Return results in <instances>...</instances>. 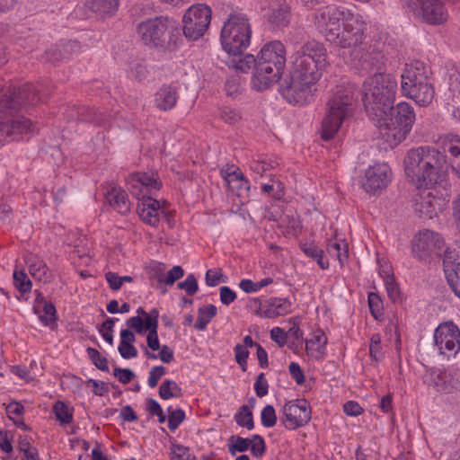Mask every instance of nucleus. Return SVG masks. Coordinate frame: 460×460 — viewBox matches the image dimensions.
<instances>
[{"instance_id":"a19ab883","label":"nucleus","mask_w":460,"mask_h":460,"mask_svg":"<svg viewBox=\"0 0 460 460\" xmlns=\"http://www.w3.org/2000/svg\"><path fill=\"white\" fill-rule=\"evenodd\" d=\"M87 355L89 358L91 359L92 363L100 370L108 372L109 371V365H108V359L106 357L101 355V353L98 351V349L94 348H87L86 349Z\"/></svg>"},{"instance_id":"c85d7f7f","label":"nucleus","mask_w":460,"mask_h":460,"mask_svg":"<svg viewBox=\"0 0 460 460\" xmlns=\"http://www.w3.org/2000/svg\"><path fill=\"white\" fill-rule=\"evenodd\" d=\"M177 90L171 85L162 86L155 93V106L164 111L172 110L177 103Z\"/></svg>"},{"instance_id":"4c0bfd02","label":"nucleus","mask_w":460,"mask_h":460,"mask_svg":"<svg viewBox=\"0 0 460 460\" xmlns=\"http://www.w3.org/2000/svg\"><path fill=\"white\" fill-rule=\"evenodd\" d=\"M252 443L251 438L233 435L229 438L228 451L232 456H234L237 452H245L250 448Z\"/></svg>"},{"instance_id":"c9c22d12","label":"nucleus","mask_w":460,"mask_h":460,"mask_svg":"<svg viewBox=\"0 0 460 460\" xmlns=\"http://www.w3.org/2000/svg\"><path fill=\"white\" fill-rule=\"evenodd\" d=\"M368 306L371 315L377 321L385 318L383 301L377 293L371 292L368 295Z\"/></svg>"},{"instance_id":"58836bf2","label":"nucleus","mask_w":460,"mask_h":460,"mask_svg":"<svg viewBox=\"0 0 460 460\" xmlns=\"http://www.w3.org/2000/svg\"><path fill=\"white\" fill-rule=\"evenodd\" d=\"M171 460H196L194 455H191L190 448L178 443L171 445Z\"/></svg>"},{"instance_id":"680f3d73","label":"nucleus","mask_w":460,"mask_h":460,"mask_svg":"<svg viewBox=\"0 0 460 460\" xmlns=\"http://www.w3.org/2000/svg\"><path fill=\"white\" fill-rule=\"evenodd\" d=\"M254 391L258 397H263L268 394L269 384L265 378L264 373H261L254 383Z\"/></svg>"},{"instance_id":"f3484780","label":"nucleus","mask_w":460,"mask_h":460,"mask_svg":"<svg viewBox=\"0 0 460 460\" xmlns=\"http://www.w3.org/2000/svg\"><path fill=\"white\" fill-rule=\"evenodd\" d=\"M280 419L286 429L294 430L306 425L311 420V408L305 399L289 401L282 409Z\"/></svg>"},{"instance_id":"7ed1b4c3","label":"nucleus","mask_w":460,"mask_h":460,"mask_svg":"<svg viewBox=\"0 0 460 460\" xmlns=\"http://www.w3.org/2000/svg\"><path fill=\"white\" fill-rule=\"evenodd\" d=\"M397 80L392 74L375 72L363 84L362 102L366 112L374 123L383 122L388 116L397 91Z\"/></svg>"},{"instance_id":"0eeeda50","label":"nucleus","mask_w":460,"mask_h":460,"mask_svg":"<svg viewBox=\"0 0 460 460\" xmlns=\"http://www.w3.org/2000/svg\"><path fill=\"white\" fill-rule=\"evenodd\" d=\"M401 78V90L404 96L423 107L432 102L435 96L433 79L429 67L422 62L406 65Z\"/></svg>"},{"instance_id":"69168bd1","label":"nucleus","mask_w":460,"mask_h":460,"mask_svg":"<svg viewBox=\"0 0 460 460\" xmlns=\"http://www.w3.org/2000/svg\"><path fill=\"white\" fill-rule=\"evenodd\" d=\"M262 192L271 194L275 199H280L284 194L281 183L277 181L275 184L264 183L261 186Z\"/></svg>"},{"instance_id":"774afa93","label":"nucleus","mask_w":460,"mask_h":460,"mask_svg":"<svg viewBox=\"0 0 460 460\" xmlns=\"http://www.w3.org/2000/svg\"><path fill=\"white\" fill-rule=\"evenodd\" d=\"M277 164L276 162H266V161H253L251 164V169L260 174L262 175L264 172L269 171L271 168H274Z\"/></svg>"},{"instance_id":"412c9836","label":"nucleus","mask_w":460,"mask_h":460,"mask_svg":"<svg viewBox=\"0 0 460 460\" xmlns=\"http://www.w3.org/2000/svg\"><path fill=\"white\" fill-rule=\"evenodd\" d=\"M390 181V167L386 164H375L366 171L363 188L367 192L376 193L385 189Z\"/></svg>"},{"instance_id":"6e6552de","label":"nucleus","mask_w":460,"mask_h":460,"mask_svg":"<svg viewBox=\"0 0 460 460\" xmlns=\"http://www.w3.org/2000/svg\"><path fill=\"white\" fill-rule=\"evenodd\" d=\"M252 29L246 13L232 11L224 22L220 33L223 49L229 55L240 56L248 48Z\"/></svg>"},{"instance_id":"6e6d98bb","label":"nucleus","mask_w":460,"mask_h":460,"mask_svg":"<svg viewBox=\"0 0 460 460\" xmlns=\"http://www.w3.org/2000/svg\"><path fill=\"white\" fill-rule=\"evenodd\" d=\"M185 420V412L181 409L172 411L168 416V428L174 431L180 424Z\"/></svg>"},{"instance_id":"49530a36","label":"nucleus","mask_w":460,"mask_h":460,"mask_svg":"<svg viewBox=\"0 0 460 460\" xmlns=\"http://www.w3.org/2000/svg\"><path fill=\"white\" fill-rule=\"evenodd\" d=\"M250 446L252 455L256 458H261L266 452V443L261 435H253Z\"/></svg>"},{"instance_id":"4be33fe9","label":"nucleus","mask_w":460,"mask_h":460,"mask_svg":"<svg viewBox=\"0 0 460 460\" xmlns=\"http://www.w3.org/2000/svg\"><path fill=\"white\" fill-rule=\"evenodd\" d=\"M422 20L429 24L444 23L447 18V11L441 0H422L416 10Z\"/></svg>"},{"instance_id":"bb28decb","label":"nucleus","mask_w":460,"mask_h":460,"mask_svg":"<svg viewBox=\"0 0 460 460\" xmlns=\"http://www.w3.org/2000/svg\"><path fill=\"white\" fill-rule=\"evenodd\" d=\"M108 203L121 215H127L130 211V201L126 190L120 188H112L106 194Z\"/></svg>"},{"instance_id":"864d4df0","label":"nucleus","mask_w":460,"mask_h":460,"mask_svg":"<svg viewBox=\"0 0 460 460\" xmlns=\"http://www.w3.org/2000/svg\"><path fill=\"white\" fill-rule=\"evenodd\" d=\"M447 279L456 296L460 298V261L456 264L454 275H447Z\"/></svg>"},{"instance_id":"2f4dec72","label":"nucleus","mask_w":460,"mask_h":460,"mask_svg":"<svg viewBox=\"0 0 460 460\" xmlns=\"http://www.w3.org/2000/svg\"><path fill=\"white\" fill-rule=\"evenodd\" d=\"M42 309L40 308L39 305L33 306L34 313L39 315L40 321L44 325H49L56 322V307L51 302H45L42 304Z\"/></svg>"},{"instance_id":"cd10ccee","label":"nucleus","mask_w":460,"mask_h":460,"mask_svg":"<svg viewBox=\"0 0 460 460\" xmlns=\"http://www.w3.org/2000/svg\"><path fill=\"white\" fill-rule=\"evenodd\" d=\"M86 8L91 10L96 15L102 18L111 17L117 13L119 0H86L84 3Z\"/></svg>"},{"instance_id":"c756f323","label":"nucleus","mask_w":460,"mask_h":460,"mask_svg":"<svg viewBox=\"0 0 460 460\" xmlns=\"http://www.w3.org/2000/svg\"><path fill=\"white\" fill-rule=\"evenodd\" d=\"M438 200L428 194L426 196L420 195L415 199L413 209L415 214L420 218H432L437 214V205Z\"/></svg>"},{"instance_id":"2eb2a0df","label":"nucleus","mask_w":460,"mask_h":460,"mask_svg":"<svg viewBox=\"0 0 460 460\" xmlns=\"http://www.w3.org/2000/svg\"><path fill=\"white\" fill-rule=\"evenodd\" d=\"M352 14L349 10L343 7L325 6L314 13V24L326 38L329 32L340 31V22L348 21Z\"/></svg>"},{"instance_id":"20e7f679","label":"nucleus","mask_w":460,"mask_h":460,"mask_svg":"<svg viewBox=\"0 0 460 460\" xmlns=\"http://www.w3.org/2000/svg\"><path fill=\"white\" fill-rule=\"evenodd\" d=\"M156 172L132 173L127 179V187L129 192L138 199L137 212L140 219L151 226H157L161 217H168V213L161 209L157 199L148 194L162 188Z\"/></svg>"},{"instance_id":"ddd939ff","label":"nucleus","mask_w":460,"mask_h":460,"mask_svg":"<svg viewBox=\"0 0 460 460\" xmlns=\"http://www.w3.org/2000/svg\"><path fill=\"white\" fill-rule=\"evenodd\" d=\"M411 252L413 256L422 261H427L433 257H442L445 260L453 259V252L446 247L443 237L431 230L419 232L411 241Z\"/></svg>"},{"instance_id":"c03bdc74","label":"nucleus","mask_w":460,"mask_h":460,"mask_svg":"<svg viewBox=\"0 0 460 460\" xmlns=\"http://www.w3.org/2000/svg\"><path fill=\"white\" fill-rule=\"evenodd\" d=\"M234 66L236 70L247 73L252 67L256 72V58L253 55L247 54L243 58H239L237 61L233 60Z\"/></svg>"},{"instance_id":"9b49d317","label":"nucleus","mask_w":460,"mask_h":460,"mask_svg":"<svg viewBox=\"0 0 460 460\" xmlns=\"http://www.w3.org/2000/svg\"><path fill=\"white\" fill-rule=\"evenodd\" d=\"M387 115L383 122L375 124L380 128L386 126L388 138L393 137L390 145L397 146L405 140L411 131L416 118L414 109L410 103L402 102L395 107L393 106Z\"/></svg>"},{"instance_id":"13d9d810","label":"nucleus","mask_w":460,"mask_h":460,"mask_svg":"<svg viewBox=\"0 0 460 460\" xmlns=\"http://www.w3.org/2000/svg\"><path fill=\"white\" fill-rule=\"evenodd\" d=\"M385 288L388 294L389 298L393 302H398L401 300V292L400 288L395 282L394 277V278H388V280L385 281Z\"/></svg>"},{"instance_id":"b1692460","label":"nucleus","mask_w":460,"mask_h":460,"mask_svg":"<svg viewBox=\"0 0 460 460\" xmlns=\"http://www.w3.org/2000/svg\"><path fill=\"white\" fill-rule=\"evenodd\" d=\"M67 118L76 119L99 127H104L107 125L110 116L98 109L80 106L71 110L67 114Z\"/></svg>"},{"instance_id":"4468645a","label":"nucleus","mask_w":460,"mask_h":460,"mask_svg":"<svg viewBox=\"0 0 460 460\" xmlns=\"http://www.w3.org/2000/svg\"><path fill=\"white\" fill-rule=\"evenodd\" d=\"M211 14L210 7L205 4L190 6L182 19L185 37L193 40L202 37L210 24Z\"/></svg>"},{"instance_id":"393cba45","label":"nucleus","mask_w":460,"mask_h":460,"mask_svg":"<svg viewBox=\"0 0 460 460\" xmlns=\"http://www.w3.org/2000/svg\"><path fill=\"white\" fill-rule=\"evenodd\" d=\"M292 312V303L286 297H270L264 301L261 317L276 318Z\"/></svg>"},{"instance_id":"0e129e2a","label":"nucleus","mask_w":460,"mask_h":460,"mask_svg":"<svg viewBox=\"0 0 460 460\" xmlns=\"http://www.w3.org/2000/svg\"><path fill=\"white\" fill-rule=\"evenodd\" d=\"M126 324L129 329L134 330L137 334L142 335L145 333V319L138 315L128 318L126 321Z\"/></svg>"},{"instance_id":"dca6fc26","label":"nucleus","mask_w":460,"mask_h":460,"mask_svg":"<svg viewBox=\"0 0 460 460\" xmlns=\"http://www.w3.org/2000/svg\"><path fill=\"white\" fill-rule=\"evenodd\" d=\"M356 68H360L366 73L380 72L385 66V56L376 48L369 46L361 47L351 50L350 57L345 60Z\"/></svg>"},{"instance_id":"6ab92c4d","label":"nucleus","mask_w":460,"mask_h":460,"mask_svg":"<svg viewBox=\"0 0 460 460\" xmlns=\"http://www.w3.org/2000/svg\"><path fill=\"white\" fill-rule=\"evenodd\" d=\"M305 81L293 79V75H289L279 84V93L288 102L294 105H303L306 102L309 96L312 84H304Z\"/></svg>"},{"instance_id":"bf43d9fd","label":"nucleus","mask_w":460,"mask_h":460,"mask_svg":"<svg viewBox=\"0 0 460 460\" xmlns=\"http://www.w3.org/2000/svg\"><path fill=\"white\" fill-rule=\"evenodd\" d=\"M184 275V270L181 266H173L167 273L164 279H160L161 282L165 283L167 286H172L174 282Z\"/></svg>"},{"instance_id":"a878e982","label":"nucleus","mask_w":460,"mask_h":460,"mask_svg":"<svg viewBox=\"0 0 460 460\" xmlns=\"http://www.w3.org/2000/svg\"><path fill=\"white\" fill-rule=\"evenodd\" d=\"M444 155L449 153L452 156L450 166L456 175L460 178V137L447 135L441 140Z\"/></svg>"},{"instance_id":"f03ea898","label":"nucleus","mask_w":460,"mask_h":460,"mask_svg":"<svg viewBox=\"0 0 460 460\" xmlns=\"http://www.w3.org/2000/svg\"><path fill=\"white\" fill-rule=\"evenodd\" d=\"M405 175L418 188L429 189L442 182L447 172V155L436 147L410 149L403 159Z\"/></svg>"},{"instance_id":"72a5a7b5","label":"nucleus","mask_w":460,"mask_h":460,"mask_svg":"<svg viewBox=\"0 0 460 460\" xmlns=\"http://www.w3.org/2000/svg\"><path fill=\"white\" fill-rule=\"evenodd\" d=\"M159 396L163 400H168L172 397H181V388L179 385L173 381L166 379L164 380L159 387Z\"/></svg>"},{"instance_id":"473e14b6","label":"nucleus","mask_w":460,"mask_h":460,"mask_svg":"<svg viewBox=\"0 0 460 460\" xmlns=\"http://www.w3.org/2000/svg\"><path fill=\"white\" fill-rule=\"evenodd\" d=\"M301 249L308 257L315 260L321 269L326 270L329 268L328 260L323 258V251L317 245L314 243H304L301 245Z\"/></svg>"},{"instance_id":"37998d69","label":"nucleus","mask_w":460,"mask_h":460,"mask_svg":"<svg viewBox=\"0 0 460 460\" xmlns=\"http://www.w3.org/2000/svg\"><path fill=\"white\" fill-rule=\"evenodd\" d=\"M220 118L227 124L234 125L242 119L240 110L232 107H223L220 110Z\"/></svg>"},{"instance_id":"7c9ffc66","label":"nucleus","mask_w":460,"mask_h":460,"mask_svg":"<svg viewBox=\"0 0 460 460\" xmlns=\"http://www.w3.org/2000/svg\"><path fill=\"white\" fill-rule=\"evenodd\" d=\"M217 311V307L214 305L199 307L194 328L198 331H204L212 318L216 316Z\"/></svg>"},{"instance_id":"e433bc0d","label":"nucleus","mask_w":460,"mask_h":460,"mask_svg":"<svg viewBox=\"0 0 460 460\" xmlns=\"http://www.w3.org/2000/svg\"><path fill=\"white\" fill-rule=\"evenodd\" d=\"M234 420L239 426L249 430L254 428L253 415L247 405H243L239 408L234 415Z\"/></svg>"},{"instance_id":"a18cd8bd","label":"nucleus","mask_w":460,"mask_h":460,"mask_svg":"<svg viewBox=\"0 0 460 460\" xmlns=\"http://www.w3.org/2000/svg\"><path fill=\"white\" fill-rule=\"evenodd\" d=\"M160 352L158 356L152 352H149L146 349H145V355L147 358L156 359L157 358L164 363H170L174 359L173 350L167 345H163L160 347Z\"/></svg>"},{"instance_id":"5fc2aeb1","label":"nucleus","mask_w":460,"mask_h":460,"mask_svg":"<svg viewBox=\"0 0 460 460\" xmlns=\"http://www.w3.org/2000/svg\"><path fill=\"white\" fill-rule=\"evenodd\" d=\"M29 268L32 277L39 279H41L46 275L48 270L45 262L40 259H35L34 261H31Z\"/></svg>"},{"instance_id":"3c124183","label":"nucleus","mask_w":460,"mask_h":460,"mask_svg":"<svg viewBox=\"0 0 460 460\" xmlns=\"http://www.w3.org/2000/svg\"><path fill=\"white\" fill-rule=\"evenodd\" d=\"M241 90V77L237 75H232L226 81L225 91L228 96H236Z\"/></svg>"},{"instance_id":"338daca9","label":"nucleus","mask_w":460,"mask_h":460,"mask_svg":"<svg viewBox=\"0 0 460 460\" xmlns=\"http://www.w3.org/2000/svg\"><path fill=\"white\" fill-rule=\"evenodd\" d=\"M113 375L122 384H128L135 377V373L129 368L115 367L113 370Z\"/></svg>"},{"instance_id":"aec40b11","label":"nucleus","mask_w":460,"mask_h":460,"mask_svg":"<svg viewBox=\"0 0 460 460\" xmlns=\"http://www.w3.org/2000/svg\"><path fill=\"white\" fill-rule=\"evenodd\" d=\"M423 382L428 387L441 394H450L457 389L459 382L442 368H429L423 376Z\"/></svg>"},{"instance_id":"79ce46f5","label":"nucleus","mask_w":460,"mask_h":460,"mask_svg":"<svg viewBox=\"0 0 460 460\" xmlns=\"http://www.w3.org/2000/svg\"><path fill=\"white\" fill-rule=\"evenodd\" d=\"M13 285L21 293L30 291L32 286L26 273L18 270H14L13 272Z\"/></svg>"},{"instance_id":"de8ad7c7","label":"nucleus","mask_w":460,"mask_h":460,"mask_svg":"<svg viewBox=\"0 0 460 460\" xmlns=\"http://www.w3.org/2000/svg\"><path fill=\"white\" fill-rule=\"evenodd\" d=\"M158 318L159 310L157 308H153L145 319V332H148V333H157Z\"/></svg>"},{"instance_id":"9d476101","label":"nucleus","mask_w":460,"mask_h":460,"mask_svg":"<svg viewBox=\"0 0 460 460\" xmlns=\"http://www.w3.org/2000/svg\"><path fill=\"white\" fill-rule=\"evenodd\" d=\"M137 33L149 47L166 49L175 43L174 31L177 22L167 16L148 18L137 25Z\"/></svg>"},{"instance_id":"ea45409f","label":"nucleus","mask_w":460,"mask_h":460,"mask_svg":"<svg viewBox=\"0 0 460 460\" xmlns=\"http://www.w3.org/2000/svg\"><path fill=\"white\" fill-rule=\"evenodd\" d=\"M273 279L271 278H265L259 282H253L251 279H244L239 283V287L246 293H252L260 290L261 288L271 284Z\"/></svg>"},{"instance_id":"603ef678","label":"nucleus","mask_w":460,"mask_h":460,"mask_svg":"<svg viewBox=\"0 0 460 460\" xmlns=\"http://www.w3.org/2000/svg\"><path fill=\"white\" fill-rule=\"evenodd\" d=\"M43 58L46 62L49 63H57L63 58H66L65 54L63 52L61 45H56L54 47L49 48L44 53Z\"/></svg>"},{"instance_id":"1a4fd4ad","label":"nucleus","mask_w":460,"mask_h":460,"mask_svg":"<svg viewBox=\"0 0 460 460\" xmlns=\"http://www.w3.org/2000/svg\"><path fill=\"white\" fill-rule=\"evenodd\" d=\"M354 101L350 88H338L327 102V113L322 121L321 137L324 141L334 137L341 124L352 113Z\"/></svg>"},{"instance_id":"423d86ee","label":"nucleus","mask_w":460,"mask_h":460,"mask_svg":"<svg viewBox=\"0 0 460 460\" xmlns=\"http://www.w3.org/2000/svg\"><path fill=\"white\" fill-rule=\"evenodd\" d=\"M286 51L282 42L274 40L267 43L256 57V72L252 78V87L258 91L269 88L277 83L285 67Z\"/></svg>"},{"instance_id":"052dcab7","label":"nucleus","mask_w":460,"mask_h":460,"mask_svg":"<svg viewBox=\"0 0 460 460\" xmlns=\"http://www.w3.org/2000/svg\"><path fill=\"white\" fill-rule=\"evenodd\" d=\"M166 369L164 366H155L149 371L148 385L152 388L155 387L158 381L164 376Z\"/></svg>"},{"instance_id":"5701e85b","label":"nucleus","mask_w":460,"mask_h":460,"mask_svg":"<svg viewBox=\"0 0 460 460\" xmlns=\"http://www.w3.org/2000/svg\"><path fill=\"white\" fill-rule=\"evenodd\" d=\"M291 7L285 0L272 3L265 14L269 28L272 31L287 27L291 21Z\"/></svg>"},{"instance_id":"a211bd4d","label":"nucleus","mask_w":460,"mask_h":460,"mask_svg":"<svg viewBox=\"0 0 460 460\" xmlns=\"http://www.w3.org/2000/svg\"><path fill=\"white\" fill-rule=\"evenodd\" d=\"M434 342L441 354L460 349V330L452 322L439 324L435 330Z\"/></svg>"},{"instance_id":"f704fd0d","label":"nucleus","mask_w":460,"mask_h":460,"mask_svg":"<svg viewBox=\"0 0 460 460\" xmlns=\"http://www.w3.org/2000/svg\"><path fill=\"white\" fill-rule=\"evenodd\" d=\"M53 411L55 413L56 419L61 424H69L73 420V409L69 408L67 404H66L62 401H57L53 406Z\"/></svg>"},{"instance_id":"39448f33","label":"nucleus","mask_w":460,"mask_h":460,"mask_svg":"<svg viewBox=\"0 0 460 460\" xmlns=\"http://www.w3.org/2000/svg\"><path fill=\"white\" fill-rule=\"evenodd\" d=\"M293 79L314 84L328 66L327 51L323 44L310 40L302 44L291 57Z\"/></svg>"},{"instance_id":"e2e57ef3","label":"nucleus","mask_w":460,"mask_h":460,"mask_svg":"<svg viewBox=\"0 0 460 460\" xmlns=\"http://www.w3.org/2000/svg\"><path fill=\"white\" fill-rule=\"evenodd\" d=\"M327 252L331 255L336 256L340 263L342 265L344 260L348 257V251L344 250L343 253L341 252V244L337 242H331L327 244Z\"/></svg>"},{"instance_id":"f257e3e1","label":"nucleus","mask_w":460,"mask_h":460,"mask_svg":"<svg viewBox=\"0 0 460 460\" xmlns=\"http://www.w3.org/2000/svg\"><path fill=\"white\" fill-rule=\"evenodd\" d=\"M48 94L43 86L24 84L18 88L0 91V142L12 141L19 135L32 132L31 121L18 114L22 107L34 106L44 102Z\"/></svg>"},{"instance_id":"09e8293b","label":"nucleus","mask_w":460,"mask_h":460,"mask_svg":"<svg viewBox=\"0 0 460 460\" xmlns=\"http://www.w3.org/2000/svg\"><path fill=\"white\" fill-rule=\"evenodd\" d=\"M177 288L185 290L189 296H193L199 290L198 281L193 274H189L184 281L178 282Z\"/></svg>"},{"instance_id":"4d7b16f0","label":"nucleus","mask_w":460,"mask_h":460,"mask_svg":"<svg viewBox=\"0 0 460 460\" xmlns=\"http://www.w3.org/2000/svg\"><path fill=\"white\" fill-rule=\"evenodd\" d=\"M235 361L240 365L243 371L246 370L247 358L249 357V350L241 344H236L234 348Z\"/></svg>"},{"instance_id":"8fccbe9b","label":"nucleus","mask_w":460,"mask_h":460,"mask_svg":"<svg viewBox=\"0 0 460 460\" xmlns=\"http://www.w3.org/2000/svg\"><path fill=\"white\" fill-rule=\"evenodd\" d=\"M261 423L266 428H271L276 425L277 416L272 405H266L261 411Z\"/></svg>"},{"instance_id":"f8f14e48","label":"nucleus","mask_w":460,"mask_h":460,"mask_svg":"<svg viewBox=\"0 0 460 460\" xmlns=\"http://www.w3.org/2000/svg\"><path fill=\"white\" fill-rule=\"evenodd\" d=\"M365 30L366 23L352 14L348 21L343 22V30L329 32L326 35V40L343 49L340 56L346 60L350 57L351 50L362 47Z\"/></svg>"}]
</instances>
